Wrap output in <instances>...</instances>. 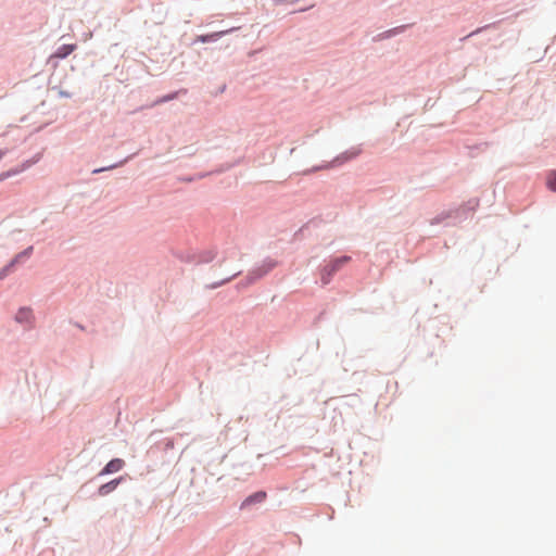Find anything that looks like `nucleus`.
<instances>
[{"label":"nucleus","mask_w":556,"mask_h":556,"mask_svg":"<svg viewBox=\"0 0 556 556\" xmlns=\"http://www.w3.org/2000/svg\"><path fill=\"white\" fill-rule=\"evenodd\" d=\"M362 153L361 147H353L350 150L343 152L341 155H339L334 162H338L339 164H342L344 162H348L352 159H355Z\"/></svg>","instance_id":"obj_3"},{"label":"nucleus","mask_w":556,"mask_h":556,"mask_svg":"<svg viewBox=\"0 0 556 556\" xmlns=\"http://www.w3.org/2000/svg\"><path fill=\"white\" fill-rule=\"evenodd\" d=\"M114 167H115V165H112V166H109V167H103V168H97V169H93V172H92V173H93V174H98V173H101V172H103V170L112 169V168H114Z\"/></svg>","instance_id":"obj_11"},{"label":"nucleus","mask_w":556,"mask_h":556,"mask_svg":"<svg viewBox=\"0 0 556 556\" xmlns=\"http://www.w3.org/2000/svg\"><path fill=\"white\" fill-rule=\"evenodd\" d=\"M266 496H267L266 492H264V491L255 492L254 494L248 496L243 501L241 507L243 508V507L252 505L254 503H262L263 501H265Z\"/></svg>","instance_id":"obj_5"},{"label":"nucleus","mask_w":556,"mask_h":556,"mask_svg":"<svg viewBox=\"0 0 556 556\" xmlns=\"http://www.w3.org/2000/svg\"><path fill=\"white\" fill-rule=\"evenodd\" d=\"M350 256H341L333 261H331L329 264H327L320 274V278L324 285H328L332 278V276L348 262H350Z\"/></svg>","instance_id":"obj_1"},{"label":"nucleus","mask_w":556,"mask_h":556,"mask_svg":"<svg viewBox=\"0 0 556 556\" xmlns=\"http://www.w3.org/2000/svg\"><path fill=\"white\" fill-rule=\"evenodd\" d=\"M122 481V478H117V479H114L105 484H102L99 489H98V493L100 496H105L108 494H110L111 492H113L117 485L121 483Z\"/></svg>","instance_id":"obj_4"},{"label":"nucleus","mask_w":556,"mask_h":556,"mask_svg":"<svg viewBox=\"0 0 556 556\" xmlns=\"http://www.w3.org/2000/svg\"><path fill=\"white\" fill-rule=\"evenodd\" d=\"M30 250L31 248H29L28 250H26L25 252H23L21 255H18L9 266H7L5 268L2 269V271L0 273V279L2 277H4L7 275V273L9 271V269L13 266V264L18 260V257L21 256H28L29 253H30Z\"/></svg>","instance_id":"obj_9"},{"label":"nucleus","mask_w":556,"mask_h":556,"mask_svg":"<svg viewBox=\"0 0 556 556\" xmlns=\"http://www.w3.org/2000/svg\"><path fill=\"white\" fill-rule=\"evenodd\" d=\"M231 30H233V28L231 29H227V30H222V31H217V33H213V34H208V35H201L197 38V41H200V42H211V41H214L218 38H220L222 36L230 33Z\"/></svg>","instance_id":"obj_6"},{"label":"nucleus","mask_w":556,"mask_h":556,"mask_svg":"<svg viewBox=\"0 0 556 556\" xmlns=\"http://www.w3.org/2000/svg\"><path fill=\"white\" fill-rule=\"evenodd\" d=\"M15 319L17 323L28 324L31 320V311L29 308H21L17 312Z\"/></svg>","instance_id":"obj_8"},{"label":"nucleus","mask_w":556,"mask_h":556,"mask_svg":"<svg viewBox=\"0 0 556 556\" xmlns=\"http://www.w3.org/2000/svg\"><path fill=\"white\" fill-rule=\"evenodd\" d=\"M76 49L75 45H63L52 55L55 59H64Z\"/></svg>","instance_id":"obj_7"},{"label":"nucleus","mask_w":556,"mask_h":556,"mask_svg":"<svg viewBox=\"0 0 556 556\" xmlns=\"http://www.w3.org/2000/svg\"><path fill=\"white\" fill-rule=\"evenodd\" d=\"M547 187L556 192V172H551L547 176Z\"/></svg>","instance_id":"obj_10"},{"label":"nucleus","mask_w":556,"mask_h":556,"mask_svg":"<svg viewBox=\"0 0 556 556\" xmlns=\"http://www.w3.org/2000/svg\"><path fill=\"white\" fill-rule=\"evenodd\" d=\"M125 462L121 458L110 460L101 470L100 476L117 472L123 469Z\"/></svg>","instance_id":"obj_2"}]
</instances>
